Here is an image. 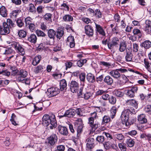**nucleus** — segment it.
Listing matches in <instances>:
<instances>
[{
    "mask_svg": "<svg viewBox=\"0 0 151 151\" xmlns=\"http://www.w3.org/2000/svg\"><path fill=\"white\" fill-rule=\"evenodd\" d=\"M134 114H135V111L133 109L124 110L122 112L121 116L123 124H125L126 126L132 124L135 121L134 117L132 116Z\"/></svg>",
    "mask_w": 151,
    "mask_h": 151,
    "instance_id": "obj_1",
    "label": "nucleus"
},
{
    "mask_svg": "<svg viewBox=\"0 0 151 151\" xmlns=\"http://www.w3.org/2000/svg\"><path fill=\"white\" fill-rule=\"evenodd\" d=\"M43 124L46 127L50 124V128L51 129H52L53 127H56L57 124L55 115L53 114L50 115L47 114H45L43 117Z\"/></svg>",
    "mask_w": 151,
    "mask_h": 151,
    "instance_id": "obj_2",
    "label": "nucleus"
},
{
    "mask_svg": "<svg viewBox=\"0 0 151 151\" xmlns=\"http://www.w3.org/2000/svg\"><path fill=\"white\" fill-rule=\"evenodd\" d=\"M119 43V38L116 37H114L108 41L107 46L109 49L112 51L118 47Z\"/></svg>",
    "mask_w": 151,
    "mask_h": 151,
    "instance_id": "obj_3",
    "label": "nucleus"
},
{
    "mask_svg": "<svg viewBox=\"0 0 151 151\" xmlns=\"http://www.w3.org/2000/svg\"><path fill=\"white\" fill-rule=\"evenodd\" d=\"M7 42L10 45L14 48L16 51L21 55H23L25 54L24 50L23 47V46L21 45L19 42H9L7 41Z\"/></svg>",
    "mask_w": 151,
    "mask_h": 151,
    "instance_id": "obj_4",
    "label": "nucleus"
},
{
    "mask_svg": "<svg viewBox=\"0 0 151 151\" xmlns=\"http://www.w3.org/2000/svg\"><path fill=\"white\" fill-rule=\"evenodd\" d=\"M69 129L72 133H74L75 130L77 131V136L81 133L82 131L83 126L81 123L75 124L74 127L71 124H69Z\"/></svg>",
    "mask_w": 151,
    "mask_h": 151,
    "instance_id": "obj_5",
    "label": "nucleus"
},
{
    "mask_svg": "<svg viewBox=\"0 0 151 151\" xmlns=\"http://www.w3.org/2000/svg\"><path fill=\"white\" fill-rule=\"evenodd\" d=\"M10 30L8 25L6 22H4L1 26H0V34L6 35L9 33Z\"/></svg>",
    "mask_w": 151,
    "mask_h": 151,
    "instance_id": "obj_6",
    "label": "nucleus"
},
{
    "mask_svg": "<svg viewBox=\"0 0 151 151\" xmlns=\"http://www.w3.org/2000/svg\"><path fill=\"white\" fill-rule=\"evenodd\" d=\"M85 33L89 37H92L94 34V30L93 27L90 25H86L84 27Z\"/></svg>",
    "mask_w": 151,
    "mask_h": 151,
    "instance_id": "obj_7",
    "label": "nucleus"
},
{
    "mask_svg": "<svg viewBox=\"0 0 151 151\" xmlns=\"http://www.w3.org/2000/svg\"><path fill=\"white\" fill-rule=\"evenodd\" d=\"M60 92L59 89L57 87H51L47 89V93L49 97L54 96L58 94Z\"/></svg>",
    "mask_w": 151,
    "mask_h": 151,
    "instance_id": "obj_8",
    "label": "nucleus"
},
{
    "mask_svg": "<svg viewBox=\"0 0 151 151\" xmlns=\"http://www.w3.org/2000/svg\"><path fill=\"white\" fill-rule=\"evenodd\" d=\"M27 75V72L25 70H20L18 74L16 77L17 81L20 82L23 81L24 78L26 77Z\"/></svg>",
    "mask_w": 151,
    "mask_h": 151,
    "instance_id": "obj_9",
    "label": "nucleus"
},
{
    "mask_svg": "<svg viewBox=\"0 0 151 151\" xmlns=\"http://www.w3.org/2000/svg\"><path fill=\"white\" fill-rule=\"evenodd\" d=\"M138 88L136 86H134L131 88V89L126 90L125 94L127 96L132 98L134 97L135 93H137Z\"/></svg>",
    "mask_w": 151,
    "mask_h": 151,
    "instance_id": "obj_10",
    "label": "nucleus"
},
{
    "mask_svg": "<svg viewBox=\"0 0 151 151\" xmlns=\"http://www.w3.org/2000/svg\"><path fill=\"white\" fill-rule=\"evenodd\" d=\"M69 86L71 91L73 93L77 92L79 88V84L76 81H71L69 84Z\"/></svg>",
    "mask_w": 151,
    "mask_h": 151,
    "instance_id": "obj_11",
    "label": "nucleus"
},
{
    "mask_svg": "<svg viewBox=\"0 0 151 151\" xmlns=\"http://www.w3.org/2000/svg\"><path fill=\"white\" fill-rule=\"evenodd\" d=\"M94 141V138L92 137L87 139L86 148L88 150H91L95 146Z\"/></svg>",
    "mask_w": 151,
    "mask_h": 151,
    "instance_id": "obj_12",
    "label": "nucleus"
},
{
    "mask_svg": "<svg viewBox=\"0 0 151 151\" xmlns=\"http://www.w3.org/2000/svg\"><path fill=\"white\" fill-rule=\"evenodd\" d=\"M57 129L59 133L64 136H67L68 132L67 128L65 127L59 125L58 126Z\"/></svg>",
    "mask_w": 151,
    "mask_h": 151,
    "instance_id": "obj_13",
    "label": "nucleus"
},
{
    "mask_svg": "<svg viewBox=\"0 0 151 151\" xmlns=\"http://www.w3.org/2000/svg\"><path fill=\"white\" fill-rule=\"evenodd\" d=\"M143 29L147 33L149 34L151 32V21L147 19L146 20L144 25Z\"/></svg>",
    "mask_w": 151,
    "mask_h": 151,
    "instance_id": "obj_14",
    "label": "nucleus"
},
{
    "mask_svg": "<svg viewBox=\"0 0 151 151\" xmlns=\"http://www.w3.org/2000/svg\"><path fill=\"white\" fill-rule=\"evenodd\" d=\"M76 110L74 109H70L67 110L64 114L61 117H73L76 114Z\"/></svg>",
    "mask_w": 151,
    "mask_h": 151,
    "instance_id": "obj_15",
    "label": "nucleus"
},
{
    "mask_svg": "<svg viewBox=\"0 0 151 151\" xmlns=\"http://www.w3.org/2000/svg\"><path fill=\"white\" fill-rule=\"evenodd\" d=\"M94 119L93 118H89L88 119V124L91 128L92 130H95L100 126V124L98 123L94 124Z\"/></svg>",
    "mask_w": 151,
    "mask_h": 151,
    "instance_id": "obj_16",
    "label": "nucleus"
},
{
    "mask_svg": "<svg viewBox=\"0 0 151 151\" xmlns=\"http://www.w3.org/2000/svg\"><path fill=\"white\" fill-rule=\"evenodd\" d=\"M47 139L48 143L52 146L57 142L58 137L56 134H52Z\"/></svg>",
    "mask_w": 151,
    "mask_h": 151,
    "instance_id": "obj_17",
    "label": "nucleus"
},
{
    "mask_svg": "<svg viewBox=\"0 0 151 151\" xmlns=\"http://www.w3.org/2000/svg\"><path fill=\"white\" fill-rule=\"evenodd\" d=\"M96 31L97 32V34H98V32L99 34L103 36H106L105 32L103 28L100 25L97 24L95 23Z\"/></svg>",
    "mask_w": 151,
    "mask_h": 151,
    "instance_id": "obj_18",
    "label": "nucleus"
},
{
    "mask_svg": "<svg viewBox=\"0 0 151 151\" xmlns=\"http://www.w3.org/2000/svg\"><path fill=\"white\" fill-rule=\"evenodd\" d=\"M137 120L140 124H146L147 122V116L144 114H141L138 116Z\"/></svg>",
    "mask_w": 151,
    "mask_h": 151,
    "instance_id": "obj_19",
    "label": "nucleus"
},
{
    "mask_svg": "<svg viewBox=\"0 0 151 151\" xmlns=\"http://www.w3.org/2000/svg\"><path fill=\"white\" fill-rule=\"evenodd\" d=\"M109 74L115 79H117L121 76L118 70V69L111 70L109 72Z\"/></svg>",
    "mask_w": 151,
    "mask_h": 151,
    "instance_id": "obj_20",
    "label": "nucleus"
},
{
    "mask_svg": "<svg viewBox=\"0 0 151 151\" xmlns=\"http://www.w3.org/2000/svg\"><path fill=\"white\" fill-rule=\"evenodd\" d=\"M37 37L35 35L31 34L28 35L27 40L31 43L35 44L37 42Z\"/></svg>",
    "mask_w": 151,
    "mask_h": 151,
    "instance_id": "obj_21",
    "label": "nucleus"
},
{
    "mask_svg": "<svg viewBox=\"0 0 151 151\" xmlns=\"http://www.w3.org/2000/svg\"><path fill=\"white\" fill-rule=\"evenodd\" d=\"M119 50L120 52H124L127 47V44L126 41L123 40L119 42Z\"/></svg>",
    "mask_w": 151,
    "mask_h": 151,
    "instance_id": "obj_22",
    "label": "nucleus"
},
{
    "mask_svg": "<svg viewBox=\"0 0 151 151\" xmlns=\"http://www.w3.org/2000/svg\"><path fill=\"white\" fill-rule=\"evenodd\" d=\"M126 103L127 105L132 106L137 108L138 106L137 101L136 100L133 99H130L127 100Z\"/></svg>",
    "mask_w": 151,
    "mask_h": 151,
    "instance_id": "obj_23",
    "label": "nucleus"
},
{
    "mask_svg": "<svg viewBox=\"0 0 151 151\" xmlns=\"http://www.w3.org/2000/svg\"><path fill=\"white\" fill-rule=\"evenodd\" d=\"M60 89L62 91L67 89V83L65 79L61 80L60 82Z\"/></svg>",
    "mask_w": 151,
    "mask_h": 151,
    "instance_id": "obj_24",
    "label": "nucleus"
},
{
    "mask_svg": "<svg viewBox=\"0 0 151 151\" xmlns=\"http://www.w3.org/2000/svg\"><path fill=\"white\" fill-rule=\"evenodd\" d=\"M140 46L145 49H148L151 47V42L149 40H145L141 44Z\"/></svg>",
    "mask_w": 151,
    "mask_h": 151,
    "instance_id": "obj_25",
    "label": "nucleus"
},
{
    "mask_svg": "<svg viewBox=\"0 0 151 151\" xmlns=\"http://www.w3.org/2000/svg\"><path fill=\"white\" fill-rule=\"evenodd\" d=\"M56 34V32L53 29H50L48 31V36L50 39L54 40Z\"/></svg>",
    "mask_w": 151,
    "mask_h": 151,
    "instance_id": "obj_26",
    "label": "nucleus"
},
{
    "mask_svg": "<svg viewBox=\"0 0 151 151\" xmlns=\"http://www.w3.org/2000/svg\"><path fill=\"white\" fill-rule=\"evenodd\" d=\"M86 79L90 83H93L96 81L95 76L91 73L88 74L86 76Z\"/></svg>",
    "mask_w": 151,
    "mask_h": 151,
    "instance_id": "obj_27",
    "label": "nucleus"
},
{
    "mask_svg": "<svg viewBox=\"0 0 151 151\" xmlns=\"http://www.w3.org/2000/svg\"><path fill=\"white\" fill-rule=\"evenodd\" d=\"M67 42L70 43V48L74 47L75 45L74 39L73 36H70L67 38Z\"/></svg>",
    "mask_w": 151,
    "mask_h": 151,
    "instance_id": "obj_28",
    "label": "nucleus"
},
{
    "mask_svg": "<svg viewBox=\"0 0 151 151\" xmlns=\"http://www.w3.org/2000/svg\"><path fill=\"white\" fill-rule=\"evenodd\" d=\"M41 58L40 55H38L35 56L33 59L32 63V64L35 66L37 65L40 63Z\"/></svg>",
    "mask_w": 151,
    "mask_h": 151,
    "instance_id": "obj_29",
    "label": "nucleus"
},
{
    "mask_svg": "<svg viewBox=\"0 0 151 151\" xmlns=\"http://www.w3.org/2000/svg\"><path fill=\"white\" fill-rule=\"evenodd\" d=\"M104 81L107 85H112L113 82L112 78L109 76H106L104 79Z\"/></svg>",
    "mask_w": 151,
    "mask_h": 151,
    "instance_id": "obj_30",
    "label": "nucleus"
},
{
    "mask_svg": "<svg viewBox=\"0 0 151 151\" xmlns=\"http://www.w3.org/2000/svg\"><path fill=\"white\" fill-rule=\"evenodd\" d=\"M117 109V108L115 106H113L110 109V116L112 119L115 116Z\"/></svg>",
    "mask_w": 151,
    "mask_h": 151,
    "instance_id": "obj_31",
    "label": "nucleus"
},
{
    "mask_svg": "<svg viewBox=\"0 0 151 151\" xmlns=\"http://www.w3.org/2000/svg\"><path fill=\"white\" fill-rule=\"evenodd\" d=\"M129 50V51L126 50V54L125 58L127 61H131L132 60L133 55L131 52V51Z\"/></svg>",
    "mask_w": 151,
    "mask_h": 151,
    "instance_id": "obj_32",
    "label": "nucleus"
},
{
    "mask_svg": "<svg viewBox=\"0 0 151 151\" xmlns=\"http://www.w3.org/2000/svg\"><path fill=\"white\" fill-rule=\"evenodd\" d=\"M56 36L57 39L60 40L64 34V32L62 28L58 29Z\"/></svg>",
    "mask_w": 151,
    "mask_h": 151,
    "instance_id": "obj_33",
    "label": "nucleus"
},
{
    "mask_svg": "<svg viewBox=\"0 0 151 151\" xmlns=\"http://www.w3.org/2000/svg\"><path fill=\"white\" fill-rule=\"evenodd\" d=\"M6 9L4 6H2L0 8V14L3 17H6L7 15Z\"/></svg>",
    "mask_w": 151,
    "mask_h": 151,
    "instance_id": "obj_34",
    "label": "nucleus"
},
{
    "mask_svg": "<svg viewBox=\"0 0 151 151\" xmlns=\"http://www.w3.org/2000/svg\"><path fill=\"white\" fill-rule=\"evenodd\" d=\"M45 68V67L42 65H39L37 66L34 70V72L36 73L42 72L44 69Z\"/></svg>",
    "mask_w": 151,
    "mask_h": 151,
    "instance_id": "obj_35",
    "label": "nucleus"
},
{
    "mask_svg": "<svg viewBox=\"0 0 151 151\" xmlns=\"http://www.w3.org/2000/svg\"><path fill=\"white\" fill-rule=\"evenodd\" d=\"M25 22L26 26L27 27L28 26L32 23H34V21H33V19L29 17H26L25 19Z\"/></svg>",
    "mask_w": 151,
    "mask_h": 151,
    "instance_id": "obj_36",
    "label": "nucleus"
},
{
    "mask_svg": "<svg viewBox=\"0 0 151 151\" xmlns=\"http://www.w3.org/2000/svg\"><path fill=\"white\" fill-rule=\"evenodd\" d=\"M141 56H142V54L138 53L137 55L135 56L134 58L133 59L132 61L135 63L139 62L141 61Z\"/></svg>",
    "mask_w": 151,
    "mask_h": 151,
    "instance_id": "obj_37",
    "label": "nucleus"
},
{
    "mask_svg": "<svg viewBox=\"0 0 151 151\" xmlns=\"http://www.w3.org/2000/svg\"><path fill=\"white\" fill-rule=\"evenodd\" d=\"M144 63L146 68L148 71L151 73V63H150L147 60H144Z\"/></svg>",
    "mask_w": 151,
    "mask_h": 151,
    "instance_id": "obj_38",
    "label": "nucleus"
},
{
    "mask_svg": "<svg viewBox=\"0 0 151 151\" xmlns=\"http://www.w3.org/2000/svg\"><path fill=\"white\" fill-rule=\"evenodd\" d=\"M111 121L110 117L109 116L105 115L102 118L101 122L102 124H104L105 123H107Z\"/></svg>",
    "mask_w": 151,
    "mask_h": 151,
    "instance_id": "obj_39",
    "label": "nucleus"
},
{
    "mask_svg": "<svg viewBox=\"0 0 151 151\" xmlns=\"http://www.w3.org/2000/svg\"><path fill=\"white\" fill-rule=\"evenodd\" d=\"M63 19L65 22H70L73 21V18L70 15L66 14L63 17Z\"/></svg>",
    "mask_w": 151,
    "mask_h": 151,
    "instance_id": "obj_40",
    "label": "nucleus"
},
{
    "mask_svg": "<svg viewBox=\"0 0 151 151\" xmlns=\"http://www.w3.org/2000/svg\"><path fill=\"white\" fill-rule=\"evenodd\" d=\"M21 12V11L20 10L17 9L14 10L10 14V16L12 18L16 17Z\"/></svg>",
    "mask_w": 151,
    "mask_h": 151,
    "instance_id": "obj_41",
    "label": "nucleus"
},
{
    "mask_svg": "<svg viewBox=\"0 0 151 151\" xmlns=\"http://www.w3.org/2000/svg\"><path fill=\"white\" fill-rule=\"evenodd\" d=\"M126 143L129 147H132L134 145V142L132 139L130 138L127 139Z\"/></svg>",
    "mask_w": 151,
    "mask_h": 151,
    "instance_id": "obj_42",
    "label": "nucleus"
},
{
    "mask_svg": "<svg viewBox=\"0 0 151 151\" xmlns=\"http://www.w3.org/2000/svg\"><path fill=\"white\" fill-rule=\"evenodd\" d=\"M81 96V98H83L85 100H88L91 96L92 94L90 92H86Z\"/></svg>",
    "mask_w": 151,
    "mask_h": 151,
    "instance_id": "obj_43",
    "label": "nucleus"
},
{
    "mask_svg": "<svg viewBox=\"0 0 151 151\" xmlns=\"http://www.w3.org/2000/svg\"><path fill=\"white\" fill-rule=\"evenodd\" d=\"M27 32L23 30H20L18 32V35L21 38H24L27 35Z\"/></svg>",
    "mask_w": 151,
    "mask_h": 151,
    "instance_id": "obj_44",
    "label": "nucleus"
},
{
    "mask_svg": "<svg viewBox=\"0 0 151 151\" xmlns=\"http://www.w3.org/2000/svg\"><path fill=\"white\" fill-rule=\"evenodd\" d=\"M95 12L94 14L96 18L99 19L102 17V14L99 9H96Z\"/></svg>",
    "mask_w": 151,
    "mask_h": 151,
    "instance_id": "obj_45",
    "label": "nucleus"
},
{
    "mask_svg": "<svg viewBox=\"0 0 151 151\" xmlns=\"http://www.w3.org/2000/svg\"><path fill=\"white\" fill-rule=\"evenodd\" d=\"M109 102L112 105L114 104L116 102V99L115 97L112 96L109 97V98L108 100Z\"/></svg>",
    "mask_w": 151,
    "mask_h": 151,
    "instance_id": "obj_46",
    "label": "nucleus"
},
{
    "mask_svg": "<svg viewBox=\"0 0 151 151\" xmlns=\"http://www.w3.org/2000/svg\"><path fill=\"white\" fill-rule=\"evenodd\" d=\"M36 33L38 37H45L46 36L45 34L42 31L37 29L36 31Z\"/></svg>",
    "mask_w": 151,
    "mask_h": 151,
    "instance_id": "obj_47",
    "label": "nucleus"
},
{
    "mask_svg": "<svg viewBox=\"0 0 151 151\" xmlns=\"http://www.w3.org/2000/svg\"><path fill=\"white\" fill-rule=\"evenodd\" d=\"M119 147L121 151H126L127 150L126 145L124 143H120L119 144Z\"/></svg>",
    "mask_w": 151,
    "mask_h": 151,
    "instance_id": "obj_48",
    "label": "nucleus"
},
{
    "mask_svg": "<svg viewBox=\"0 0 151 151\" xmlns=\"http://www.w3.org/2000/svg\"><path fill=\"white\" fill-rule=\"evenodd\" d=\"M16 117L15 115L13 113L12 114V115L11 117V119H10L12 124L15 126H16L18 125V124L14 120Z\"/></svg>",
    "mask_w": 151,
    "mask_h": 151,
    "instance_id": "obj_49",
    "label": "nucleus"
},
{
    "mask_svg": "<svg viewBox=\"0 0 151 151\" xmlns=\"http://www.w3.org/2000/svg\"><path fill=\"white\" fill-rule=\"evenodd\" d=\"M17 25L20 27H21L24 25V23L23 22L21 19L18 18L16 20Z\"/></svg>",
    "mask_w": 151,
    "mask_h": 151,
    "instance_id": "obj_50",
    "label": "nucleus"
},
{
    "mask_svg": "<svg viewBox=\"0 0 151 151\" xmlns=\"http://www.w3.org/2000/svg\"><path fill=\"white\" fill-rule=\"evenodd\" d=\"M10 70L12 72V75H16L18 72V70L16 67L15 66H11L10 67Z\"/></svg>",
    "mask_w": 151,
    "mask_h": 151,
    "instance_id": "obj_51",
    "label": "nucleus"
},
{
    "mask_svg": "<svg viewBox=\"0 0 151 151\" xmlns=\"http://www.w3.org/2000/svg\"><path fill=\"white\" fill-rule=\"evenodd\" d=\"M106 91L107 90H104L102 89H99L96 92L95 95L96 96L102 95L105 93Z\"/></svg>",
    "mask_w": 151,
    "mask_h": 151,
    "instance_id": "obj_52",
    "label": "nucleus"
},
{
    "mask_svg": "<svg viewBox=\"0 0 151 151\" xmlns=\"http://www.w3.org/2000/svg\"><path fill=\"white\" fill-rule=\"evenodd\" d=\"M52 15V14L50 13H47L44 15V18L47 20L51 21Z\"/></svg>",
    "mask_w": 151,
    "mask_h": 151,
    "instance_id": "obj_53",
    "label": "nucleus"
},
{
    "mask_svg": "<svg viewBox=\"0 0 151 151\" xmlns=\"http://www.w3.org/2000/svg\"><path fill=\"white\" fill-rule=\"evenodd\" d=\"M112 32L114 34L117 35L120 32L119 29L117 26H116L112 29Z\"/></svg>",
    "mask_w": 151,
    "mask_h": 151,
    "instance_id": "obj_54",
    "label": "nucleus"
},
{
    "mask_svg": "<svg viewBox=\"0 0 151 151\" xmlns=\"http://www.w3.org/2000/svg\"><path fill=\"white\" fill-rule=\"evenodd\" d=\"M65 66L66 67L65 70H67L68 68H70L73 66V63L70 61H67L65 63Z\"/></svg>",
    "mask_w": 151,
    "mask_h": 151,
    "instance_id": "obj_55",
    "label": "nucleus"
},
{
    "mask_svg": "<svg viewBox=\"0 0 151 151\" xmlns=\"http://www.w3.org/2000/svg\"><path fill=\"white\" fill-rule=\"evenodd\" d=\"M31 31L33 32L35 29L36 26L34 23H32L27 26Z\"/></svg>",
    "mask_w": 151,
    "mask_h": 151,
    "instance_id": "obj_56",
    "label": "nucleus"
},
{
    "mask_svg": "<svg viewBox=\"0 0 151 151\" xmlns=\"http://www.w3.org/2000/svg\"><path fill=\"white\" fill-rule=\"evenodd\" d=\"M65 149V147L64 145H59L57 146V149L55 151H64Z\"/></svg>",
    "mask_w": 151,
    "mask_h": 151,
    "instance_id": "obj_57",
    "label": "nucleus"
},
{
    "mask_svg": "<svg viewBox=\"0 0 151 151\" xmlns=\"http://www.w3.org/2000/svg\"><path fill=\"white\" fill-rule=\"evenodd\" d=\"M9 26V27H12L14 26V24L13 22L10 19H8L7 20V22H6Z\"/></svg>",
    "mask_w": 151,
    "mask_h": 151,
    "instance_id": "obj_58",
    "label": "nucleus"
},
{
    "mask_svg": "<svg viewBox=\"0 0 151 151\" xmlns=\"http://www.w3.org/2000/svg\"><path fill=\"white\" fill-rule=\"evenodd\" d=\"M107 92L108 91H107L105 93L101 96L102 99L104 101H107L109 98V95L107 93Z\"/></svg>",
    "mask_w": 151,
    "mask_h": 151,
    "instance_id": "obj_59",
    "label": "nucleus"
},
{
    "mask_svg": "<svg viewBox=\"0 0 151 151\" xmlns=\"http://www.w3.org/2000/svg\"><path fill=\"white\" fill-rule=\"evenodd\" d=\"M0 74H2L3 75L9 76L10 74V73L9 71H8L7 70H3L2 71H0Z\"/></svg>",
    "mask_w": 151,
    "mask_h": 151,
    "instance_id": "obj_60",
    "label": "nucleus"
},
{
    "mask_svg": "<svg viewBox=\"0 0 151 151\" xmlns=\"http://www.w3.org/2000/svg\"><path fill=\"white\" fill-rule=\"evenodd\" d=\"M96 140L99 142L102 143L104 141V137L102 136H98L96 138Z\"/></svg>",
    "mask_w": 151,
    "mask_h": 151,
    "instance_id": "obj_61",
    "label": "nucleus"
},
{
    "mask_svg": "<svg viewBox=\"0 0 151 151\" xmlns=\"http://www.w3.org/2000/svg\"><path fill=\"white\" fill-rule=\"evenodd\" d=\"M100 63L101 65H103L106 68H109L111 66V63L104 61H101Z\"/></svg>",
    "mask_w": 151,
    "mask_h": 151,
    "instance_id": "obj_62",
    "label": "nucleus"
},
{
    "mask_svg": "<svg viewBox=\"0 0 151 151\" xmlns=\"http://www.w3.org/2000/svg\"><path fill=\"white\" fill-rule=\"evenodd\" d=\"M115 136L116 138L120 140H122L124 138V136L122 134H116Z\"/></svg>",
    "mask_w": 151,
    "mask_h": 151,
    "instance_id": "obj_63",
    "label": "nucleus"
},
{
    "mask_svg": "<svg viewBox=\"0 0 151 151\" xmlns=\"http://www.w3.org/2000/svg\"><path fill=\"white\" fill-rule=\"evenodd\" d=\"M145 111L149 114H151V105H147L145 108Z\"/></svg>",
    "mask_w": 151,
    "mask_h": 151,
    "instance_id": "obj_64",
    "label": "nucleus"
}]
</instances>
